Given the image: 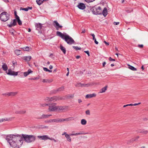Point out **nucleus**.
<instances>
[{
  "instance_id": "1",
  "label": "nucleus",
  "mask_w": 148,
  "mask_h": 148,
  "mask_svg": "<svg viewBox=\"0 0 148 148\" xmlns=\"http://www.w3.org/2000/svg\"><path fill=\"white\" fill-rule=\"evenodd\" d=\"M6 139L11 146L14 148H19L23 144V140L27 143H30L35 140L36 137L33 135L12 134L8 135Z\"/></svg>"
},
{
  "instance_id": "2",
  "label": "nucleus",
  "mask_w": 148,
  "mask_h": 148,
  "mask_svg": "<svg viewBox=\"0 0 148 148\" xmlns=\"http://www.w3.org/2000/svg\"><path fill=\"white\" fill-rule=\"evenodd\" d=\"M56 103H48L43 104H40V106L44 107L45 106H49L48 108L49 112H54L56 111Z\"/></svg>"
},
{
  "instance_id": "3",
  "label": "nucleus",
  "mask_w": 148,
  "mask_h": 148,
  "mask_svg": "<svg viewBox=\"0 0 148 148\" xmlns=\"http://www.w3.org/2000/svg\"><path fill=\"white\" fill-rule=\"evenodd\" d=\"M94 14L100 15L102 14V10L100 7H97L96 6L92 7L90 9Z\"/></svg>"
},
{
  "instance_id": "4",
  "label": "nucleus",
  "mask_w": 148,
  "mask_h": 148,
  "mask_svg": "<svg viewBox=\"0 0 148 148\" xmlns=\"http://www.w3.org/2000/svg\"><path fill=\"white\" fill-rule=\"evenodd\" d=\"M10 16L6 12H3L0 14V19L2 21L5 22L9 19Z\"/></svg>"
},
{
  "instance_id": "5",
  "label": "nucleus",
  "mask_w": 148,
  "mask_h": 148,
  "mask_svg": "<svg viewBox=\"0 0 148 148\" xmlns=\"http://www.w3.org/2000/svg\"><path fill=\"white\" fill-rule=\"evenodd\" d=\"M64 40L68 44L70 45H71L75 43L74 40L71 37L67 35H66V36L64 38Z\"/></svg>"
},
{
  "instance_id": "6",
  "label": "nucleus",
  "mask_w": 148,
  "mask_h": 148,
  "mask_svg": "<svg viewBox=\"0 0 148 148\" xmlns=\"http://www.w3.org/2000/svg\"><path fill=\"white\" fill-rule=\"evenodd\" d=\"M36 29L38 31V33H42L41 29L42 27V25L40 23H36L35 25Z\"/></svg>"
},
{
  "instance_id": "7",
  "label": "nucleus",
  "mask_w": 148,
  "mask_h": 148,
  "mask_svg": "<svg viewBox=\"0 0 148 148\" xmlns=\"http://www.w3.org/2000/svg\"><path fill=\"white\" fill-rule=\"evenodd\" d=\"M51 101H56L59 100H63L65 99L62 97L55 96L51 97Z\"/></svg>"
},
{
  "instance_id": "8",
  "label": "nucleus",
  "mask_w": 148,
  "mask_h": 148,
  "mask_svg": "<svg viewBox=\"0 0 148 148\" xmlns=\"http://www.w3.org/2000/svg\"><path fill=\"white\" fill-rule=\"evenodd\" d=\"M18 72H16L15 71H12L11 69H9L8 70V72L7 73V71L6 72V73L8 75H18Z\"/></svg>"
},
{
  "instance_id": "9",
  "label": "nucleus",
  "mask_w": 148,
  "mask_h": 148,
  "mask_svg": "<svg viewBox=\"0 0 148 148\" xmlns=\"http://www.w3.org/2000/svg\"><path fill=\"white\" fill-rule=\"evenodd\" d=\"M53 22L55 23L53 24V25L57 30H59V29H62L63 26L60 25L57 21H55Z\"/></svg>"
},
{
  "instance_id": "10",
  "label": "nucleus",
  "mask_w": 148,
  "mask_h": 148,
  "mask_svg": "<svg viewBox=\"0 0 148 148\" xmlns=\"http://www.w3.org/2000/svg\"><path fill=\"white\" fill-rule=\"evenodd\" d=\"M66 108V106H56V111H58L60 112H62L63 111L65 110Z\"/></svg>"
},
{
  "instance_id": "11",
  "label": "nucleus",
  "mask_w": 148,
  "mask_h": 148,
  "mask_svg": "<svg viewBox=\"0 0 148 148\" xmlns=\"http://www.w3.org/2000/svg\"><path fill=\"white\" fill-rule=\"evenodd\" d=\"M77 7L80 9L82 10H83L86 8L85 4L81 3H79Z\"/></svg>"
},
{
  "instance_id": "12",
  "label": "nucleus",
  "mask_w": 148,
  "mask_h": 148,
  "mask_svg": "<svg viewBox=\"0 0 148 148\" xmlns=\"http://www.w3.org/2000/svg\"><path fill=\"white\" fill-rule=\"evenodd\" d=\"M56 35L57 36L61 37L62 39L64 40V38L66 36V35H64L61 32L59 31H57L56 32Z\"/></svg>"
},
{
  "instance_id": "13",
  "label": "nucleus",
  "mask_w": 148,
  "mask_h": 148,
  "mask_svg": "<svg viewBox=\"0 0 148 148\" xmlns=\"http://www.w3.org/2000/svg\"><path fill=\"white\" fill-rule=\"evenodd\" d=\"M37 137L39 139H41V140H46L48 139L49 138L48 136L47 135H45L43 136H38Z\"/></svg>"
},
{
  "instance_id": "14",
  "label": "nucleus",
  "mask_w": 148,
  "mask_h": 148,
  "mask_svg": "<svg viewBox=\"0 0 148 148\" xmlns=\"http://www.w3.org/2000/svg\"><path fill=\"white\" fill-rule=\"evenodd\" d=\"M52 116L51 114H43L41 116L38 118L40 119H46L48 118L50 116Z\"/></svg>"
},
{
  "instance_id": "15",
  "label": "nucleus",
  "mask_w": 148,
  "mask_h": 148,
  "mask_svg": "<svg viewBox=\"0 0 148 148\" xmlns=\"http://www.w3.org/2000/svg\"><path fill=\"white\" fill-rule=\"evenodd\" d=\"M139 138V136H137L135 138H132L130 141H128L127 142V144H129L130 143L133 142L134 141L137 140Z\"/></svg>"
},
{
  "instance_id": "16",
  "label": "nucleus",
  "mask_w": 148,
  "mask_h": 148,
  "mask_svg": "<svg viewBox=\"0 0 148 148\" xmlns=\"http://www.w3.org/2000/svg\"><path fill=\"white\" fill-rule=\"evenodd\" d=\"M32 72H33V71H32L31 69H29L27 71L23 73L24 76L25 77H26L30 73H32Z\"/></svg>"
},
{
  "instance_id": "17",
  "label": "nucleus",
  "mask_w": 148,
  "mask_h": 148,
  "mask_svg": "<svg viewBox=\"0 0 148 148\" xmlns=\"http://www.w3.org/2000/svg\"><path fill=\"white\" fill-rule=\"evenodd\" d=\"M26 112L25 110H17L15 112V113L16 114H25Z\"/></svg>"
},
{
  "instance_id": "18",
  "label": "nucleus",
  "mask_w": 148,
  "mask_h": 148,
  "mask_svg": "<svg viewBox=\"0 0 148 148\" xmlns=\"http://www.w3.org/2000/svg\"><path fill=\"white\" fill-rule=\"evenodd\" d=\"M96 96V94L95 93L92 94H88L86 96V98H90L93 97H95Z\"/></svg>"
},
{
  "instance_id": "19",
  "label": "nucleus",
  "mask_w": 148,
  "mask_h": 148,
  "mask_svg": "<svg viewBox=\"0 0 148 148\" xmlns=\"http://www.w3.org/2000/svg\"><path fill=\"white\" fill-rule=\"evenodd\" d=\"M102 14L104 17H106L108 14L107 10L106 8H105L102 12Z\"/></svg>"
},
{
  "instance_id": "20",
  "label": "nucleus",
  "mask_w": 148,
  "mask_h": 148,
  "mask_svg": "<svg viewBox=\"0 0 148 148\" xmlns=\"http://www.w3.org/2000/svg\"><path fill=\"white\" fill-rule=\"evenodd\" d=\"M2 68L3 69V70L5 71H6L7 70L8 67L7 64L5 63H3V65L2 66Z\"/></svg>"
},
{
  "instance_id": "21",
  "label": "nucleus",
  "mask_w": 148,
  "mask_h": 148,
  "mask_svg": "<svg viewBox=\"0 0 148 148\" xmlns=\"http://www.w3.org/2000/svg\"><path fill=\"white\" fill-rule=\"evenodd\" d=\"M50 121L51 122V123H53V122H56V123L60 122V119H51Z\"/></svg>"
},
{
  "instance_id": "22",
  "label": "nucleus",
  "mask_w": 148,
  "mask_h": 148,
  "mask_svg": "<svg viewBox=\"0 0 148 148\" xmlns=\"http://www.w3.org/2000/svg\"><path fill=\"white\" fill-rule=\"evenodd\" d=\"M107 87H108V86H105L103 88L100 90V92L102 93L105 92V91L107 90Z\"/></svg>"
},
{
  "instance_id": "23",
  "label": "nucleus",
  "mask_w": 148,
  "mask_h": 148,
  "mask_svg": "<svg viewBox=\"0 0 148 148\" xmlns=\"http://www.w3.org/2000/svg\"><path fill=\"white\" fill-rule=\"evenodd\" d=\"M60 49L61 51L63 52L64 54H65L66 52V49L62 45H60Z\"/></svg>"
},
{
  "instance_id": "24",
  "label": "nucleus",
  "mask_w": 148,
  "mask_h": 148,
  "mask_svg": "<svg viewBox=\"0 0 148 148\" xmlns=\"http://www.w3.org/2000/svg\"><path fill=\"white\" fill-rule=\"evenodd\" d=\"M90 35L92 36V37H93L92 39L93 40H94V42H95V43L97 45L98 44L99 42L98 41H97L96 40V39L95 38V34H90Z\"/></svg>"
},
{
  "instance_id": "25",
  "label": "nucleus",
  "mask_w": 148,
  "mask_h": 148,
  "mask_svg": "<svg viewBox=\"0 0 148 148\" xmlns=\"http://www.w3.org/2000/svg\"><path fill=\"white\" fill-rule=\"evenodd\" d=\"M14 52L17 55H19L21 54L22 53L21 50L18 49L15 50Z\"/></svg>"
},
{
  "instance_id": "26",
  "label": "nucleus",
  "mask_w": 148,
  "mask_h": 148,
  "mask_svg": "<svg viewBox=\"0 0 148 148\" xmlns=\"http://www.w3.org/2000/svg\"><path fill=\"white\" fill-rule=\"evenodd\" d=\"M31 59V57L30 56L24 57V60L26 61H29Z\"/></svg>"
},
{
  "instance_id": "27",
  "label": "nucleus",
  "mask_w": 148,
  "mask_h": 148,
  "mask_svg": "<svg viewBox=\"0 0 148 148\" xmlns=\"http://www.w3.org/2000/svg\"><path fill=\"white\" fill-rule=\"evenodd\" d=\"M52 81L51 79H43L42 82L44 83H50Z\"/></svg>"
},
{
  "instance_id": "28",
  "label": "nucleus",
  "mask_w": 148,
  "mask_h": 148,
  "mask_svg": "<svg viewBox=\"0 0 148 148\" xmlns=\"http://www.w3.org/2000/svg\"><path fill=\"white\" fill-rule=\"evenodd\" d=\"M90 86L89 84H82L81 83V87H88Z\"/></svg>"
},
{
  "instance_id": "29",
  "label": "nucleus",
  "mask_w": 148,
  "mask_h": 148,
  "mask_svg": "<svg viewBox=\"0 0 148 148\" xmlns=\"http://www.w3.org/2000/svg\"><path fill=\"white\" fill-rule=\"evenodd\" d=\"M65 137L66 138L67 140L68 141L70 142H71V138L69 135H68V134H65Z\"/></svg>"
},
{
  "instance_id": "30",
  "label": "nucleus",
  "mask_w": 148,
  "mask_h": 148,
  "mask_svg": "<svg viewBox=\"0 0 148 148\" xmlns=\"http://www.w3.org/2000/svg\"><path fill=\"white\" fill-rule=\"evenodd\" d=\"M43 2V0H36V1L37 4L39 5H41Z\"/></svg>"
},
{
  "instance_id": "31",
  "label": "nucleus",
  "mask_w": 148,
  "mask_h": 148,
  "mask_svg": "<svg viewBox=\"0 0 148 148\" xmlns=\"http://www.w3.org/2000/svg\"><path fill=\"white\" fill-rule=\"evenodd\" d=\"M128 66H129L128 68L132 70H133V71H136L137 70V69L136 68H135L134 67V66H132L131 65H129Z\"/></svg>"
},
{
  "instance_id": "32",
  "label": "nucleus",
  "mask_w": 148,
  "mask_h": 148,
  "mask_svg": "<svg viewBox=\"0 0 148 148\" xmlns=\"http://www.w3.org/2000/svg\"><path fill=\"white\" fill-rule=\"evenodd\" d=\"M138 132L140 133H142L144 134H147L148 133V131L145 130H143Z\"/></svg>"
},
{
  "instance_id": "33",
  "label": "nucleus",
  "mask_w": 148,
  "mask_h": 148,
  "mask_svg": "<svg viewBox=\"0 0 148 148\" xmlns=\"http://www.w3.org/2000/svg\"><path fill=\"white\" fill-rule=\"evenodd\" d=\"M87 121L85 119H82L81 120V123L82 125H85L86 124Z\"/></svg>"
},
{
  "instance_id": "34",
  "label": "nucleus",
  "mask_w": 148,
  "mask_h": 148,
  "mask_svg": "<svg viewBox=\"0 0 148 148\" xmlns=\"http://www.w3.org/2000/svg\"><path fill=\"white\" fill-rule=\"evenodd\" d=\"M83 134V133H82V132H79L78 133H77L75 134H70V136H77L78 135H79L80 134Z\"/></svg>"
},
{
  "instance_id": "35",
  "label": "nucleus",
  "mask_w": 148,
  "mask_h": 148,
  "mask_svg": "<svg viewBox=\"0 0 148 148\" xmlns=\"http://www.w3.org/2000/svg\"><path fill=\"white\" fill-rule=\"evenodd\" d=\"M31 48L30 47H24L23 50L24 51H28Z\"/></svg>"
},
{
  "instance_id": "36",
  "label": "nucleus",
  "mask_w": 148,
  "mask_h": 148,
  "mask_svg": "<svg viewBox=\"0 0 148 148\" xmlns=\"http://www.w3.org/2000/svg\"><path fill=\"white\" fill-rule=\"evenodd\" d=\"M17 92H10V96H13L16 95Z\"/></svg>"
},
{
  "instance_id": "37",
  "label": "nucleus",
  "mask_w": 148,
  "mask_h": 148,
  "mask_svg": "<svg viewBox=\"0 0 148 148\" xmlns=\"http://www.w3.org/2000/svg\"><path fill=\"white\" fill-rule=\"evenodd\" d=\"M64 89V86H62L61 87H60L58 89H57V90L58 92V91H63Z\"/></svg>"
},
{
  "instance_id": "38",
  "label": "nucleus",
  "mask_w": 148,
  "mask_h": 148,
  "mask_svg": "<svg viewBox=\"0 0 148 148\" xmlns=\"http://www.w3.org/2000/svg\"><path fill=\"white\" fill-rule=\"evenodd\" d=\"M43 69L45 71H47L49 72H51L52 71L51 70H49L46 67H43Z\"/></svg>"
},
{
  "instance_id": "39",
  "label": "nucleus",
  "mask_w": 148,
  "mask_h": 148,
  "mask_svg": "<svg viewBox=\"0 0 148 148\" xmlns=\"http://www.w3.org/2000/svg\"><path fill=\"white\" fill-rule=\"evenodd\" d=\"M13 22H12V25H13V26H15L16 25L17 23L16 20L15 19H13Z\"/></svg>"
},
{
  "instance_id": "40",
  "label": "nucleus",
  "mask_w": 148,
  "mask_h": 148,
  "mask_svg": "<svg viewBox=\"0 0 148 148\" xmlns=\"http://www.w3.org/2000/svg\"><path fill=\"white\" fill-rule=\"evenodd\" d=\"M73 48L75 49L77 51L78 50H80L81 49V48H79L78 47H77V46H73Z\"/></svg>"
},
{
  "instance_id": "41",
  "label": "nucleus",
  "mask_w": 148,
  "mask_h": 148,
  "mask_svg": "<svg viewBox=\"0 0 148 148\" xmlns=\"http://www.w3.org/2000/svg\"><path fill=\"white\" fill-rule=\"evenodd\" d=\"M69 120V119H60V122H63L64 121H68Z\"/></svg>"
},
{
  "instance_id": "42",
  "label": "nucleus",
  "mask_w": 148,
  "mask_h": 148,
  "mask_svg": "<svg viewBox=\"0 0 148 148\" xmlns=\"http://www.w3.org/2000/svg\"><path fill=\"white\" fill-rule=\"evenodd\" d=\"M58 92V91L57 90H54L51 91V94H53L56 93Z\"/></svg>"
},
{
  "instance_id": "43",
  "label": "nucleus",
  "mask_w": 148,
  "mask_h": 148,
  "mask_svg": "<svg viewBox=\"0 0 148 148\" xmlns=\"http://www.w3.org/2000/svg\"><path fill=\"white\" fill-rule=\"evenodd\" d=\"M85 113L86 115H90V112L89 110H87L85 111Z\"/></svg>"
},
{
  "instance_id": "44",
  "label": "nucleus",
  "mask_w": 148,
  "mask_h": 148,
  "mask_svg": "<svg viewBox=\"0 0 148 148\" xmlns=\"http://www.w3.org/2000/svg\"><path fill=\"white\" fill-rule=\"evenodd\" d=\"M126 11L127 13L131 12L133 11V9L132 8H131L128 10H126Z\"/></svg>"
},
{
  "instance_id": "45",
  "label": "nucleus",
  "mask_w": 148,
  "mask_h": 148,
  "mask_svg": "<svg viewBox=\"0 0 148 148\" xmlns=\"http://www.w3.org/2000/svg\"><path fill=\"white\" fill-rule=\"evenodd\" d=\"M17 21L18 23V25H21L22 24V23L21 21L20 20V19L17 20Z\"/></svg>"
},
{
  "instance_id": "46",
  "label": "nucleus",
  "mask_w": 148,
  "mask_h": 148,
  "mask_svg": "<svg viewBox=\"0 0 148 148\" xmlns=\"http://www.w3.org/2000/svg\"><path fill=\"white\" fill-rule=\"evenodd\" d=\"M41 127L42 129L44 128H48L49 127L48 126H44V125H41Z\"/></svg>"
},
{
  "instance_id": "47",
  "label": "nucleus",
  "mask_w": 148,
  "mask_h": 148,
  "mask_svg": "<svg viewBox=\"0 0 148 148\" xmlns=\"http://www.w3.org/2000/svg\"><path fill=\"white\" fill-rule=\"evenodd\" d=\"M14 31V30L13 29H12L10 30V32H11L12 34L13 35H14V33L13 32Z\"/></svg>"
},
{
  "instance_id": "48",
  "label": "nucleus",
  "mask_w": 148,
  "mask_h": 148,
  "mask_svg": "<svg viewBox=\"0 0 148 148\" xmlns=\"http://www.w3.org/2000/svg\"><path fill=\"white\" fill-rule=\"evenodd\" d=\"M51 97H46L45 99V101H51Z\"/></svg>"
},
{
  "instance_id": "49",
  "label": "nucleus",
  "mask_w": 148,
  "mask_h": 148,
  "mask_svg": "<svg viewBox=\"0 0 148 148\" xmlns=\"http://www.w3.org/2000/svg\"><path fill=\"white\" fill-rule=\"evenodd\" d=\"M7 26H8L9 27H12L14 26L12 25V22L11 21L10 22V24H8Z\"/></svg>"
},
{
  "instance_id": "50",
  "label": "nucleus",
  "mask_w": 148,
  "mask_h": 148,
  "mask_svg": "<svg viewBox=\"0 0 148 148\" xmlns=\"http://www.w3.org/2000/svg\"><path fill=\"white\" fill-rule=\"evenodd\" d=\"M75 86L77 87H81V83H77L75 85Z\"/></svg>"
},
{
  "instance_id": "51",
  "label": "nucleus",
  "mask_w": 148,
  "mask_h": 148,
  "mask_svg": "<svg viewBox=\"0 0 148 148\" xmlns=\"http://www.w3.org/2000/svg\"><path fill=\"white\" fill-rule=\"evenodd\" d=\"M10 119V118L9 119H8L7 118H5V119H2V120H3V122L8 121Z\"/></svg>"
},
{
  "instance_id": "52",
  "label": "nucleus",
  "mask_w": 148,
  "mask_h": 148,
  "mask_svg": "<svg viewBox=\"0 0 148 148\" xmlns=\"http://www.w3.org/2000/svg\"><path fill=\"white\" fill-rule=\"evenodd\" d=\"M109 60H110V61H115V60L114 59L112 58L111 57H110L109 58Z\"/></svg>"
},
{
  "instance_id": "53",
  "label": "nucleus",
  "mask_w": 148,
  "mask_h": 148,
  "mask_svg": "<svg viewBox=\"0 0 148 148\" xmlns=\"http://www.w3.org/2000/svg\"><path fill=\"white\" fill-rule=\"evenodd\" d=\"M84 52L86 53L88 55V56H90V54H89V51H84Z\"/></svg>"
},
{
  "instance_id": "54",
  "label": "nucleus",
  "mask_w": 148,
  "mask_h": 148,
  "mask_svg": "<svg viewBox=\"0 0 148 148\" xmlns=\"http://www.w3.org/2000/svg\"><path fill=\"white\" fill-rule=\"evenodd\" d=\"M138 47L139 48H142L143 47V45H138Z\"/></svg>"
},
{
  "instance_id": "55",
  "label": "nucleus",
  "mask_w": 148,
  "mask_h": 148,
  "mask_svg": "<svg viewBox=\"0 0 148 148\" xmlns=\"http://www.w3.org/2000/svg\"><path fill=\"white\" fill-rule=\"evenodd\" d=\"M22 10H24L26 11H28V9L27 8H23V9H22Z\"/></svg>"
},
{
  "instance_id": "56",
  "label": "nucleus",
  "mask_w": 148,
  "mask_h": 148,
  "mask_svg": "<svg viewBox=\"0 0 148 148\" xmlns=\"http://www.w3.org/2000/svg\"><path fill=\"white\" fill-rule=\"evenodd\" d=\"M15 16L17 20L20 19L19 17L17 15L16 16V15Z\"/></svg>"
},
{
  "instance_id": "57",
  "label": "nucleus",
  "mask_w": 148,
  "mask_h": 148,
  "mask_svg": "<svg viewBox=\"0 0 148 148\" xmlns=\"http://www.w3.org/2000/svg\"><path fill=\"white\" fill-rule=\"evenodd\" d=\"M51 119L48 120H46L45 121V123H51L50 121Z\"/></svg>"
},
{
  "instance_id": "58",
  "label": "nucleus",
  "mask_w": 148,
  "mask_h": 148,
  "mask_svg": "<svg viewBox=\"0 0 148 148\" xmlns=\"http://www.w3.org/2000/svg\"><path fill=\"white\" fill-rule=\"evenodd\" d=\"M104 42L106 44V45L107 46H108L109 45V42H107L106 41H104Z\"/></svg>"
},
{
  "instance_id": "59",
  "label": "nucleus",
  "mask_w": 148,
  "mask_h": 148,
  "mask_svg": "<svg viewBox=\"0 0 148 148\" xmlns=\"http://www.w3.org/2000/svg\"><path fill=\"white\" fill-rule=\"evenodd\" d=\"M140 104H141V103L140 102L138 103H134V104H133V105L134 106H136V105H138Z\"/></svg>"
},
{
  "instance_id": "60",
  "label": "nucleus",
  "mask_w": 148,
  "mask_h": 148,
  "mask_svg": "<svg viewBox=\"0 0 148 148\" xmlns=\"http://www.w3.org/2000/svg\"><path fill=\"white\" fill-rule=\"evenodd\" d=\"M119 22H114V24L115 25H117L119 24Z\"/></svg>"
},
{
  "instance_id": "61",
  "label": "nucleus",
  "mask_w": 148,
  "mask_h": 148,
  "mask_svg": "<svg viewBox=\"0 0 148 148\" xmlns=\"http://www.w3.org/2000/svg\"><path fill=\"white\" fill-rule=\"evenodd\" d=\"M91 0H85V1L88 3L91 2L92 1H91Z\"/></svg>"
},
{
  "instance_id": "62",
  "label": "nucleus",
  "mask_w": 148,
  "mask_h": 148,
  "mask_svg": "<svg viewBox=\"0 0 148 148\" xmlns=\"http://www.w3.org/2000/svg\"><path fill=\"white\" fill-rule=\"evenodd\" d=\"M74 97V95H69L68 96V97L69 98H73Z\"/></svg>"
},
{
  "instance_id": "63",
  "label": "nucleus",
  "mask_w": 148,
  "mask_h": 148,
  "mask_svg": "<svg viewBox=\"0 0 148 148\" xmlns=\"http://www.w3.org/2000/svg\"><path fill=\"white\" fill-rule=\"evenodd\" d=\"M106 64V63L105 62H104L103 63V64H102V65H103V67H104L105 66V64Z\"/></svg>"
},
{
  "instance_id": "64",
  "label": "nucleus",
  "mask_w": 148,
  "mask_h": 148,
  "mask_svg": "<svg viewBox=\"0 0 148 148\" xmlns=\"http://www.w3.org/2000/svg\"><path fill=\"white\" fill-rule=\"evenodd\" d=\"M78 102L79 103H80L82 102V101L80 99H78Z\"/></svg>"
}]
</instances>
